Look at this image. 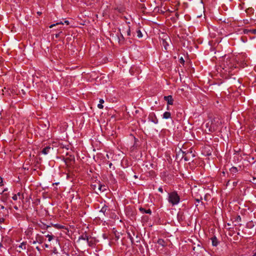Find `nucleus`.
<instances>
[{
  "label": "nucleus",
  "instance_id": "1",
  "mask_svg": "<svg viewBox=\"0 0 256 256\" xmlns=\"http://www.w3.org/2000/svg\"><path fill=\"white\" fill-rule=\"evenodd\" d=\"M168 201L172 206L178 204L180 202V197L176 191L168 193Z\"/></svg>",
  "mask_w": 256,
  "mask_h": 256
},
{
  "label": "nucleus",
  "instance_id": "2",
  "mask_svg": "<svg viewBox=\"0 0 256 256\" xmlns=\"http://www.w3.org/2000/svg\"><path fill=\"white\" fill-rule=\"evenodd\" d=\"M223 66V69L225 70L226 71H228V72H230V69L236 68V66H234V60L230 58L228 56L227 58L225 56L224 58Z\"/></svg>",
  "mask_w": 256,
  "mask_h": 256
},
{
  "label": "nucleus",
  "instance_id": "3",
  "mask_svg": "<svg viewBox=\"0 0 256 256\" xmlns=\"http://www.w3.org/2000/svg\"><path fill=\"white\" fill-rule=\"evenodd\" d=\"M169 42H170V38L166 36V38L162 39V45L166 50H167L168 46H169Z\"/></svg>",
  "mask_w": 256,
  "mask_h": 256
},
{
  "label": "nucleus",
  "instance_id": "4",
  "mask_svg": "<svg viewBox=\"0 0 256 256\" xmlns=\"http://www.w3.org/2000/svg\"><path fill=\"white\" fill-rule=\"evenodd\" d=\"M149 120L155 124L158 123V120L156 117L154 113L150 114L148 116Z\"/></svg>",
  "mask_w": 256,
  "mask_h": 256
},
{
  "label": "nucleus",
  "instance_id": "5",
  "mask_svg": "<svg viewBox=\"0 0 256 256\" xmlns=\"http://www.w3.org/2000/svg\"><path fill=\"white\" fill-rule=\"evenodd\" d=\"M164 98V100L167 102L168 104L172 105L173 104V99L172 96H165Z\"/></svg>",
  "mask_w": 256,
  "mask_h": 256
},
{
  "label": "nucleus",
  "instance_id": "6",
  "mask_svg": "<svg viewBox=\"0 0 256 256\" xmlns=\"http://www.w3.org/2000/svg\"><path fill=\"white\" fill-rule=\"evenodd\" d=\"M245 34H256V28H252L250 30H246L244 32Z\"/></svg>",
  "mask_w": 256,
  "mask_h": 256
},
{
  "label": "nucleus",
  "instance_id": "7",
  "mask_svg": "<svg viewBox=\"0 0 256 256\" xmlns=\"http://www.w3.org/2000/svg\"><path fill=\"white\" fill-rule=\"evenodd\" d=\"M139 210L142 214L146 213V214H151V213H152V211L150 209L145 210L144 208H143L142 207L140 208Z\"/></svg>",
  "mask_w": 256,
  "mask_h": 256
},
{
  "label": "nucleus",
  "instance_id": "8",
  "mask_svg": "<svg viewBox=\"0 0 256 256\" xmlns=\"http://www.w3.org/2000/svg\"><path fill=\"white\" fill-rule=\"evenodd\" d=\"M211 240H212V245L213 246H216L218 244V241L216 238V236H214L211 238Z\"/></svg>",
  "mask_w": 256,
  "mask_h": 256
},
{
  "label": "nucleus",
  "instance_id": "9",
  "mask_svg": "<svg viewBox=\"0 0 256 256\" xmlns=\"http://www.w3.org/2000/svg\"><path fill=\"white\" fill-rule=\"evenodd\" d=\"M8 197V194L6 193L2 194V196L0 200L4 202H6L7 200V199Z\"/></svg>",
  "mask_w": 256,
  "mask_h": 256
},
{
  "label": "nucleus",
  "instance_id": "10",
  "mask_svg": "<svg viewBox=\"0 0 256 256\" xmlns=\"http://www.w3.org/2000/svg\"><path fill=\"white\" fill-rule=\"evenodd\" d=\"M171 114L170 112H166L162 115V118L164 119H168L170 118Z\"/></svg>",
  "mask_w": 256,
  "mask_h": 256
},
{
  "label": "nucleus",
  "instance_id": "11",
  "mask_svg": "<svg viewBox=\"0 0 256 256\" xmlns=\"http://www.w3.org/2000/svg\"><path fill=\"white\" fill-rule=\"evenodd\" d=\"M50 148V146H46L42 150V154H48L49 152Z\"/></svg>",
  "mask_w": 256,
  "mask_h": 256
},
{
  "label": "nucleus",
  "instance_id": "12",
  "mask_svg": "<svg viewBox=\"0 0 256 256\" xmlns=\"http://www.w3.org/2000/svg\"><path fill=\"white\" fill-rule=\"evenodd\" d=\"M182 158H184L185 161H188L190 158V156H189V152H187V153H186V156H182Z\"/></svg>",
  "mask_w": 256,
  "mask_h": 256
},
{
  "label": "nucleus",
  "instance_id": "13",
  "mask_svg": "<svg viewBox=\"0 0 256 256\" xmlns=\"http://www.w3.org/2000/svg\"><path fill=\"white\" fill-rule=\"evenodd\" d=\"M104 103V100L102 99H100V104H98V108L100 109H102L104 108L102 104Z\"/></svg>",
  "mask_w": 256,
  "mask_h": 256
},
{
  "label": "nucleus",
  "instance_id": "14",
  "mask_svg": "<svg viewBox=\"0 0 256 256\" xmlns=\"http://www.w3.org/2000/svg\"><path fill=\"white\" fill-rule=\"evenodd\" d=\"M108 210V206H104L102 207L101 210H100V212H102L104 214H105V212Z\"/></svg>",
  "mask_w": 256,
  "mask_h": 256
},
{
  "label": "nucleus",
  "instance_id": "15",
  "mask_svg": "<svg viewBox=\"0 0 256 256\" xmlns=\"http://www.w3.org/2000/svg\"><path fill=\"white\" fill-rule=\"evenodd\" d=\"M98 189L100 191H102V192H104L106 190L105 186H104V185L103 186L100 184H99Z\"/></svg>",
  "mask_w": 256,
  "mask_h": 256
},
{
  "label": "nucleus",
  "instance_id": "16",
  "mask_svg": "<svg viewBox=\"0 0 256 256\" xmlns=\"http://www.w3.org/2000/svg\"><path fill=\"white\" fill-rule=\"evenodd\" d=\"M26 242H22V243L20 244L19 246V248L20 249H22V250H26Z\"/></svg>",
  "mask_w": 256,
  "mask_h": 256
},
{
  "label": "nucleus",
  "instance_id": "17",
  "mask_svg": "<svg viewBox=\"0 0 256 256\" xmlns=\"http://www.w3.org/2000/svg\"><path fill=\"white\" fill-rule=\"evenodd\" d=\"M80 239L87 241L88 240V238L86 234H83L80 237L79 240Z\"/></svg>",
  "mask_w": 256,
  "mask_h": 256
},
{
  "label": "nucleus",
  "instance_id": "18",
  "mask_svg": "<svg viewBox=\"0 0 256 256\" xmlns=\"http://www.w3.org/2000/svg\"><path fill=\"white\" fill-rule=\"evenodd\" d=\"M136 33H137V36L138 38H142V34L140 30H138L136 31Z\"/></svg>",
  "mask_w": 256,
  "mask_h": 256
},
{
  "label": "nucleus",
  "instance_id": "19",
  "mask_svg": "<svg viewBox=\"0 0 256 256\" xmlns=\"http://www.w3.org/2000/svg\"><path fill=\"white\" fill-rule=\"evenodd\" d=\"M230 171L231 172L236 173L238 172V168L236 167H232L230 169Z\"/></svg>",
  "mask_w": 256,
  "mask_h": 256
},
{
  "label": "nucleus",
  "instance_id": "20",
  "mask_svg": "<svg viewBox=\"0 0 256 256\" xmlns=\"http://www.w3.org/2000/svg\"><path fill=\"white\" fill-rule=\"evenodd\" d=\"M246 12L248 14L250 13V12H254V9L250 8L246 10Z\"/></svg>",
  "mask_w": 256,
  "mask_h": 256
},
{
  "label": "nucleus",
  "instance_id": "21",
  "mask_svg": "<svg viewBox=\"0 0 256 256\" xmlns=\"http://www.w3.org/2000/svg\"><path fill=\"white\" fill-rule=\"evenodd\" d=\"M187 152H189V156H190V155H191L192 156V157H194L195 156V155L192 154V148H190V150H187Z\"/></svg>",
  "mask_w": 256,
  "mask_h": 256
},
{
  "label": "nucleus",
  "instance_id": "22",
  "mask_svg": "<svg viewBox=\"0 0 256 256\" xmlns=\"http://www.w3.org/2000/svg\"><path fill=\"white\" fill-rule=\"evenodd\" d=\"M86 242L90 246H92L94 244L92 240H90L89 239H88V240H87Z\"/></svg>",
  "mask_w": 256,
  "mask_h": 256
},
{
  "label": "nucleus",
  "instance_id": "23",
  "mask_svg": "<svg viewBox=\"0 0 256 256\" xmlns=\"http://www.w3.org/2000/svg\"><path fill=\"white\" fill-rule=\"evenodd\" d=\"M158 242L160 244L163 245V244L164 243V241L162 239H159L158 241Z\"/></svg>",
  "mask_w": 256,
  "mask_h": 256
},
{
  "label": "nucleus",
  "instance_id": "24",
  "mask_svg": "<svg viewBox=\"0 0 256 256\" xmlns=\"http://www.w3.org/2000/svg\"><path fill=\"white\" fill-rule=\"evenodd\" d=\"M126 33H127V35L128 36H130V26H128V28L127 30H126Z\"/></svg>",
  "mask_w": 256,
  "mask_h": 256
},
{
  "label": "nucleus",
  "instance_id": "25",
  "mask_svg": "<svg viewBox=\"0 0 256 256\" xmlns=\"http://www.w3.org/2000/svg\"><path fill=\"white\" fill-rule=\"evenodd\" d=\"M63 24V23H62V22H60V23L58 22V23H56V24H52V25L50 26V28H52L54 26H56V25H58V24Z\"/></svg>",
  "mask_w": 256,
  "mask_h": 256
},
{
  "label": "nucleus",
  "instance_id": "26",
  "mask_svg": "<svg viewBox=\"0 0 256 256\" xmlns=\"http://www.w3.org/2000/svg\"><path fill=\"white\" fill-rule=\"evenodd\" d=\"M46 236L48 238V241L52 240L53 238V236L48 234Z\"/></svg>",
  "mask_w": 256,
  "mask_h": 256
},
{
  "label": "nucleus",
  "instance_id": "27",
  "mask_svg": "<svg viewBox=\"0 0 256 256\" xmlns=\"http://www.w3.org/2000/svg\"><path fill=\"white\" fill-rule=\"evenodd\" d=\"M180 62L181 64H184V58H182V57H181V58H180Z\"/></svg>",
  "mask_w": 256,
  "mask_h": 256
},
{
  "label": "nucleus",
  "instance_id": "28",
  "mask_svg": "<svg viewBox=\"0 0 256 256\" xmlns=\"http://www.w3.org/2000/svg\"><path fill=\"white\" fill-rule=\"evenodd\" d=\"M12 198L14 200H17V198H18L17 195H16V194H14V195L12 196Z\"/></svg>",
  "mask_w": 256,
  "mask_h": 256
},
{
  "label": "nucleus",
  "instance_id": "29",
  "mask_svg": "<svg viewBox=\"0 0 256 256\" xmlns=\"http://www.w3.org/2000/svg\"><path fill=\"white\" fill-rule=\"evenodd\" d=\"M158 190L160 192H162H162H163V189H162V187H160V188H158Z\"/></svg>",
  "mask_w": 256,
  "mask_h": 256
},
{
  "label": "nucleus",
  "instance_id": "30",
  "mask_svg": "<svg viewBox=\"0 0 256 256\" xmlns=\"http://www.w3.org/2000/svg\"><path fill=\"white\" fill-rule=\"evenodd\" d=\"M236 220L238 222H240L241 220V218L240 216H238L236 218Z\"/></svg>",
  "mask_w": 256,
  "mask_h": 256
},
{
  "label": "nucleus",
  "instance_id": "31",
  "mask_svg": "<svg viewBox=\"0 0 256 256\" xmlns=\"http://www.w3.org/2000/svg\"><path fill=\"white\" fill-rule=\"evenodd\" d=\"M62 33V32H60L59 33L56 34V38H58L60 36V34Z\"/></svg>",
  "mask_w": 256,
  "mask_h": 256
},
{
  "label": "nucleus",
  "instance_id": "32",
  "mask_svg": "<svg viewBox=\"0 0 256 256\" xmlns=\"http://www.w3.org/2000/svg\"><path fill=\"white\" fill-rule=\"evenodd\" d=\"M238 182H234L232 183L233 186H236L237 185Z\"/></svg>",
  "mask_w": 256,
  "mask_h": 256
},
{
  "label": "nucleus",
  "instance_id": "33",
  "mask_svg": "<svg viewBox=\"0 0 256 256\" xmlns=\"http://www.w3.org/2000/svg\"><path fill=\"white\" fill-rule=\"evenodd\" d=\"M4 218H0V224H2V222H4Z\"/></svg>",
  "mask_w": 256,
  "mask_h": 256
},
{
  "label": "nucleus",
  "instance_id": "34",
  "mask_svg": "<svg viewBox=\"0 0 256 256\" xmlns=\"http://www.w3.org/2000/svg\"><path fill=\"white\" fill-rule=\"evenodd\" d=\"M182 156H186V153H187V151H182Z\"/></svg>",
  "mask_w": 256,
  "mask_h": 256
},
{
  "label": "nucleus",
  "instance_id": "35",
  "mask_svg": "<svg viewBox=\"0 0 256 256\" xmlns=\"http://www.w3.org/2000/svg\"><path fill=\"white\" fill-rule=\"evenodd\" d=\"M0 209H2V210H4V206L0 205Z\"/></svg>",
  "mask_w": 256,
  "mask_h": 256
},
{
  "label": "nucleus",
  "instance_id": "36",
  "mask_svg": "<svg viewBox=\"0 0 256 256\" xmlns=\"http://www.w3.org/2000/svg\"><path fill=\"white\" fill-rule=\"evenodd\" d=\"M7 190H8V188H5V189L2 191V194L4 193V192H6V191H7Z\"/></svg>",
  "mask_w": 256,
  "mask_h": 256
},
{
  "label": "nucleus",
  "instance_id": "37",
  "mask_svg": "<svg viewBox=\"0 0 256 256\" xmlns=\"http://www.w3.org/2000/svg\"><path fill=\"white\" fill-rule=\"evenodd\" d=\"M120 38H122V39L124 40V37L123 36V34H120Z\"/></svg>",
  "mask_w": 256,
  "mask_h": 256
},
{
  "label": "nucleus",
  "instance_id": "38",
  "mask_svg": "<svg viewBox=\"0 0 256 256\" xmlns=\"http://www.w3.org/2000/svg\"><path fill=\"white\" fill-rule=\"evenodd\" d=\"M64 23L66 24L67 25L69 24V22L68 20H65Z\"/></svg>",
  "mask_w": 256,
  "mask_h": 256
},
{
  "label": "nucleus",
  "instance_id": "39",
  "mask_svg": "<svg viewBox=\"0 0 256 256\" xmlns=\"http://www.w3.org/2000/svg\"><path fill=\"white\" fill-rule=\"evenodd\" d=\"M196 201L198 203L200 202V200L199 199H196Z\"/></svg>",
  "mask_w": 256,
  "mask_h": 256
},
{
  "label": "nucleus",
  "instance_id": "40",
  "mask_svg": "<svg viewBox=\"0 0 256 256\" xmlns=\"http://www.w3.org/2000/svg\"><path fill=\"white\" fill-rule=\"evenodd\" d=\"M44 246H45L46 248H48V244H44Z\"/></svg>",
  "mask_w": 256,
  "mask_h": 256
},
{
  "label": "nucleus",
  "instance_id": "41",
  "mask_svg": "<svg viewBox=\"0 0 256 256\" xmlns=\"http://www.w3.org/2000/svg\"><path fill=\"white\" fill-rule=\"evenodd\" d=\"M112 166V163H110V164H109V167H110V168H111Z\"/></svg>",
  "mask_w": 256,
  "mask_h": 256
},
{
  "label": "nucleus",
  "instance_id": "42",
  "mask_svg": "<svg viewBox=\"0 0 256 256\" xmlns=\"http://www.w3.org/2000/svg\"><path fill=\"white\" fill-rule=\"evenodd\" d=\"M36 248L38 251H40V248H39V247H38V246H36Z\"/></svg>",
  "mask_w": 256,
  "mask_h": 256
},
{
  "label": "nucleus",
  "instance_id": "43",
  "mask_svg": "<svg viewBox=\"0 0 256 256\" xmlns=\"http://www.w3.org/2000/svg\"><path fill=\"white\" fill-rule=\"evenodd\" d=\"M38 15H40V14H42V12H38Z\"/></svg>",
  "mask_w": 256,
  "mask_h": 256
},
{
  "label": "nucleus",
  "instance_id": "44",
  "mask_svg": "<svg viewBox=\"0 0 256 256\" xmlns=\"http://www.w3.org/2000/svg\"><path fill=\"white\" fill-rule=\"evenodd\" d=\"M130 240H131L132 242L133 238H130Z\"/></svg>",
  "mask_w": 256,
  "mask_h": 256
},
{
  "label": "nucleus",
  "instance_id": "45",
  "mask_svg": "<svg viewBox=\"0 0 256 256\" xmlns=\"http://www.w3.org/2000/svg\"><path fill=\"white\" fill-rule=\"evenodd\" d=\"M18 195L20 196V192H18Z\"/></svg>",
  "mask_w": 256,
  "mask_h": 256
},
{
  "label": "nucleus",
  "instance_id": "46",
  "mask_svg": "<svg viewBox=\"0 0 256 256\" xmlns=\"http://www.w3.org/2000/svg\"><path fill=\"white\" fill-rule=\"evenodd\" d=\"M33 244H36V241H34V242H33Z\"/></svg>",
  "mask_w": 256,
  "mask_h": 256
},
{
  "label": "nucleus",
  "instance_id": "47",
  "mask_svg": "<svg viewBox=\"0 0 256 256\" xmlns=\"http://www.w3.org/2000/svg\"><path fill=\"white\" fill-rule=\"evenodd\" d=\"M253 180H254H254H256V178H254Z\"/></svg>",
  "mask_w": 256,
  "mask_h": 256
},
{
  "label": "nucleus",
  "instance_id": "48",
  "mask_svg": "<svg viewBox=\"0 0 256 256\" xmlns=\"http://www.w3.org/2000/svg\"><path fill=\"white\" fill-rule=\"evenodd\" d=\"M176 17H178V14H176Z\"/></svg>",
  "mask_w": 256,
  "mask_h": 256
},
{
  "label": "nucleus",
  "instance_id": "49",
  "mask_svg": "<svg viewBox=\"0 0 256 256\" xmlns=\"http://www.w3.org/2000/svg\"><path fill=\"white\" fill-rule=\"evenodd\" d=\"M14 208H16V210L18 209V208L16 206H14Z\"/></svg>",
  "mask_w": 256,
  "mask_h": 256
},
{
  "label": "nucleus",
  "instance_id": "50",
  "mask_svg": "<svg viewBox=\"0 0 256 256\" xmlns=\"http://www.w3.org/2000/svg\"><path fill=\"white\" fill-rule=\"evenodd\" d=\"M253 256H256V254H254L253 255Z\"/></svg>",
  "mask_w": 256,
  "mask_h": 256
},
{
  "label": "nucleus",
  "instance_id": "51",
  "mask_svg": "<svg viewBox=\"0 0 256 256\" xmlns=\"http://www.w3.org/2000/svg\"><path fill=\"white\" fill-rule=\"evenodd\" d=\"M2 228V226L0 225V229Z\"/></svg>",
  "mask_w": 256,
  "mask_h": 256
},
{
  "label": "nucleus",
  "instance_id": "52",
  "mask_svg": "<svg viewBox=\"0 0 256 256\" xmlns=\"http://www.w3.org/2000/svg\"><path fill=\"white\" fill-rule=\"evenodd\" d=\"M17 251H19V252H20V250H17Z\"/></svg>",
  "mask_w": 256,
  "mask_h": 256
},
{
  "label": "nucleus",
  "instance_id": "53",
  "mask_svg": "<svg viewBox=\"0 0 256 256\" xmlns=\"http://www.w3.org/2000/svg\"><path fill=\"white\" fill-rule=\"evenodd\" d=\"M254 182H256V180H254Z\"/></svg>",
  "mask_w": 256,
  "mask_h": 256
},
{
  "label": "nucleus",
  "instance_id": "54",
  "mask_svg": "<svg viewBox=\"0 0 256 256\" xmlns=\"http://www.w3.org/2000/svg\"><path fill=\"white\" fill-rule=\"evenodd\" d=\"M255 188H256V187H255Z\"/></svg>",
  "mask_w": 256,
  "mask_h": 256
}]
</instances>
